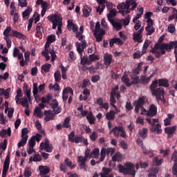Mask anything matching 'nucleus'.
<instances>
[{
  "label": "nucleus",
  "instance_id": "40",
  "mask_svg": "<svg viewBox=\"0 0 177 177\" xmlns=\"http://www.w3.org/2000/svg\"><path fill=\"white\" fill-rule=\"evenodd\" d=\"M114 44H117L118 45H122L123 42L120 38H114L110 40L109 45L112 47Z\"/></svg>",
  "mask_w": 177,
  "mask_h": 177
},
{
  "label": "nucleus",
  "instance_id": "15",
  "mask_svg": "<svg viewBox=\"0 0 177 177\" xmlns=\"http://www.w3.org/2000/svg\"><path fill=\"white\" fill-rule=\"evenodd\" d=\"M143 30L144 28H141L137 32L133 34V39L134 42H138V44L143 42V40L142 39V32H143Z\"/></svg>",
  "mask_w": 177,
  "mask_h": 177
},
{
  "label": "nucleus",
  "instance_id": "62",
  "mask_svg": "<svg viewBox=\"0 0 177 177\" xmlns=\"http://www.w3.org/2000/svg\"><path fill=\"white\" fill-rule=\"evenodd\" d=\"M20 97H23V93L21 92V90H17V95L15 96V101L16 103H19V100H20Z\"/></svg>",
  "mask_w": 177,
  "mask_h": 177
},
{
  "label": "nucleus",
  "instance_id": "31",
  "mask_svg": "<svg viewBox=\"0 0 177 177\" xmlns=\"http://www.w3.org/2000/svg\"><path fill=\"white\" fill-rule=\"evenodd\" d=\"M162 131L161 124H160V123H158L150 128L151 132H156V133H161Z\"/></svg>",
  "mask_w": 177,
  "mask_h": 177
},
{
  "label": "nucleus",
  "instance_id": "51",
  "mask_svg": "<svg viewBox=\"0 0 177 177\" xmlns=\"http://www.w3.org/2000/svg\"><path fill=\"white\" fill-rule=\"evenodd\" d=\"M10 31L12 30V27L10 26H7L6 28V29L4 30L3 34L4 35V38H9V37L10 36V35L9 34V32H10Z\"/></svg>",
  "mask_w": 177,
  "mask_h": 177
},
{
  "label": "nucleus",
  "instance_id": "35",
  "mask_svg": "<svg viewBox=\"0 0 177 177\" xmlns=\"http://www.w3.org/2000/svg\"><path fill=\"white\" fill-rule=\"evenodd\" d=\"M82 10L84 17H89L91 16V13L92 12V8L91 7L84 6Z\"/></svg>",
  "mask_w": 177,
  "mask_h": 177
},
{
  "label": "nucleus",
  "instance_id": "38",
  "mask_svg": "<svg viewBox=\"0 0 177 177\" xmlns=\"http://www.w3.org/2000/svg\"><path fill=\"white\" fill-rule=\"evenodd\" d=\"M84 32V26H80V31L76 32V37L78 38L79 41H82L85 39V36L82 35Z\"/></svg>",
  "mask_w": 177,
  "mask_h": 177
},
{
  "label": "nucleus",
  "instance_id": "48",
  "mask_svg": "<svg viewBox=\"0 0 177 177\" xmlns=\"http://www.w3.org/2000/svg\"><path fill=\"white\" fill-rule=\"evenodd\" d=\"M114 96H115V95L111 94V98H110L111 104L115 108V111H116V113H120V111L118 110V109H117V106L114 104H115V102H116Z\"/></svg>",
  "mask_w": 177,
  "mask_h": 177
},
{
  "label": "nucleus",
  "instance_id": "16",
  "mask_svg": "<svg viewBox=\"0 0 177 177\" xmlns=\"http://www.w3.org/2000/svg\"><path fill=\"white\" fill-rule=\"evenodd\" d=\"M86 159L84 156H78L77 157V163L80 168V169H84V171H86V165L85 164L86 162Z\"/></svg>",
  "mask_w": 177,
  "mask_h": 177
},
{
  "label": "nucleus",
  "instance_id": "49",
  "mask_svg": "<svg viewBox=\"0 0 177 177\" xmlns=\"http://www.w3.org/2000/svg\"><path fill=\"white\" fill-rule=\"evenodd\" d=\"M53 95L51 93L48 94L46 97H41V102L42 103H49L50 100L52 99Z\"/></svg>",
  "mask_w": 177,
  "mask_h": 177
},
{
  "label": "nucleus",
  "instance_id": "59",
  "mask_svg": "<svg viewBox=\"0 0 177 177\" xmlns=\"http://www.w3.org/2000/svg\"><path fill=\"white\" fill-rule=\"evenodd\" d=\"M86 118L89 122V124H95V118L92 113H88L86 115Z\"/></svg>",
  "mask_w": 177,
  "mask_h": 177
},
{
  "label": "nucleus",
  "instance_id": "25",
  "mask_svg": "<svg viewBox=\"0 0 177 177\" xmlns=\"http://www.w3.org/2000/svg\"><path fill=\"white\" fill-rule=\"evenodd\" d=\"M103 173H101L100 175L101 177H113V174L111 173V169L105 168L102 169Z\"/></svg>",
  "mask_w": 177,
  "mask_h": 177
},
{
  "label": "nucleus",
  "instance_id": "45",
  "mask_svg": "<svg viewBox=\"0 0 177 177\" xmlns=\"http://www.w3.org/2000/svg\"><path fill=\"white\" fill-rule=\"evenodd\" d=\"M12 34L10 35L12 37H15L16 38L20 39H24V35L22 34L20 32H18L17 30H12Z\"/></svg>",
  "mask_w": 177,
  "mask_h": 177
},
{
  "label": "nucleus",
  "instance_id": "3",
  "mask_svg": "<svg viewBox=\"0 0 177 177\" xmlns=\"http://www.w3.org/2000/svg\"><path fill=\"white\" fill-rule=\"evenodd\" d=\"M48 20L50 21V23H53V30H56L57 27V35L62 34V27L63 26V23L62 22L63 18H62V15L59 13L50 15L48 17Z\"/></svg>",
  "mask_w": 177,
  "mask_h": 177
},
{
  "label": "nucleus",
  "instance_id": "13",
  "mask_svg": "<svg viewBox=\"0 0 177 177\" xmlns=\"http://www.w3.org/2000/svg\"><path fill=\"white\" fill-rule=\"evenodd\" d=\"M40 150H45L47 153H52L53 151V146L49 143L48 139H46L44 142L40 144Z\"/></svg>",
  "mask_w": 177,
  "mask_h": 177
},
{
  "label": "nucleus",
  "instance_id": "18",
  "mask_svg": "<svg viewBox=\"0 0 177 177\" xmlns=\"http://www.w3.org/2000/svg\"><path fill=\"white\" fill-rule=\"evenodd\" d=\"M113 62L114 60H113V55L111 54L106 53L104 55V64L106 67H109Z\"/></svg>",
  "mask_w": 177,
  "mask_h": 177
},
{
  "label": "nucleus",
  "instance_id": "53",
  "mask_svg": "<svg viewBox=\"0 0 177 177\" xmlns=\"http://www.w3.org/2000/svg\"><path fill=\"white\" fill-rule=\"evenodd\" d=\"M99 153H100L99 149L95 148L92 151V152L91 153V157L92 158H97V157H99Z\"/></svg>",
  "mask_w": 177,
  "mask_h": 177
},
{
  "label": "nucleus",
  "instance_id": "20",
  "mask_svg": "<svg viewBox=\"0 0 177 177\" xmlns=\"http://www.w3.org/2000/svg\"><path fill=\"white\" fill-rule=\"evenodd\" d=\"M50 106L55 114H59V113L62 111L60 107H59V102H57V100H53L50 103Z\"/></svg>",
  "mask_w": 177,
  "mask_h": 177
},
{
  "label": "nucleus",
  "instance_id": "50",
  "mask_svg": "<svg viewBox=\"0 0 177 177\" xmlns=\"http://www.w3.org/2000/svg\"><path fill=\"white\" fill-rule=\"evenodd\" d=\"M32 175V172L31 171V168L26 167L24 169V177H30Z\"/></svg>",
  "mask_w": 177,
  "mask_h": 177
},
{
  "label": "nucleus",
  "instance_id": "10",
  "mask_svg": "<svg viewBox=\"0 0 177 177\" xmlns=\"http://www.w3.org/2000/svg\"><path fill=\"white\" fill-rule=\"evenodd\" d=\"M106 154L107 156H113L114 154L113 148H104L102 147L100 151V162H103L104 158H106Z\"/></svg>",
  "mask_w": 177,
  "mask_h": 177
},
{
  "label": "nucleus",
  "instance_id": "42",
  "mask_svg": "<svg viewBox=\"0 0 177 177\" xmlns=\"http://www.w3.org/2000/svg\"><path fill=\"white\" fill-rule=\"evenodd\" d=\"M115 113H118L117 111H110L109 112H107L106 113V120H114V118H115Z\"/></svg>",
  "mask_w": 177,
  "mask_h": 177
},
{
  "label": "nucleus",
  "instance_id": "46",
  "mask_svg": "<svg viewBox=\"0 0 177 177\" xmlns=\"http://www.w3.org/2000/svg\"><path fill=\"white\" fill-rule=\"evenodd\" d=\"M81 57V61H80V64H82V66H85L86 64H87V66H90L91 64V61H89V58H88V57L84 56V57Z\"/></svg>",
  "mask_w": 177,
  "mask_h": 177
},
{
  "label": "nucleus",
  "instance_id": "9",
  "mask_svg": "<svg viewBox=\"0 0 177 177\" xmlns=\"http://www.w3.org/2000/svg\"><path fill=\"white\" fill-rule=\"evenodd\" d=\"M39 93H45V84H41L38 86V84L33 83L32 84V94L34 97L37 99V95Z\"/></svg>",
  "mask_w": 177,
  "mask_h": 177
},
{
  "label": "nucleus",
  "instance_id": "26",
  "mask_svg": "<svg viewBox=\"0 0 177 177\" xmlns=\"http://www.w3.org/2000/svg\"><path fill=\"white\" fill-rule=\"evenodd\" d=\"M123 159L124 156L120 152H116L112 157V161H114L115 162H121Z\"/></svg>",
  "mask_w": 177,
  "mask_h": 177
},
{
  "label": "nucleus",
  "instance_id": "12",
  "mask_svg": "<svg viewBox=\"0 0 177 177\" xmlns=\"http://www.w3.org/2000/svg\"><path fill=\"white\" fill-rule=\"evenodd\" d=\"M80 41H81V42H76V49L80 57H82V53L85 48H86V41H85V39Z\"/></svg>",
  "mask_w": 177,
  "mask_h": 177
},
{
  "label": "nucleus",
  "instance_id": "17",
  "mask_svg": "<svg viewBox=\"0 0 177 177\" xmlns=\"http://www.w3.org/2000/svg\"><path fill=\"white\" fill-rule=\"evenodd\" d=\"M73 93H74V91L71 88L66 87V88L64 89L62 93L63 100H66L67 99H68L69 96H73Z\"/></svg>",
  "mask_w": 177,
  "mask_h": 177
},
{
  "label": "nucleus",
  "instance_id": "7",
  "mask_svg": "<svg viewBox=\"0 0 177 177\" xmlns=\"http://www.w3.org/2000/svg\"><path fill=\"white\" fill-rule=\"evenodd\" d=\"M97 42H100L103 39V36L106 34L104 29L100 28V22L97 21L95 25V30L94 32Z\"/></svg>",
  "mask_w": 177,
  "mask_h": 177
},
{
  "label": "nucleus",
  "instance_id": "4",
  "mask_svg": "<svg viewBox=\"0 0 177 177\" xmlns=\"http://www.w3.org/2000/svg\"><path fill=\"white\" fill-rule=\"evenodd\" d=\"M158 86V80L153 81L150 86V91L153 96H156L157 100L165 102V99H164V88L162 87L157 88Z\"/></svg>",
  "mask_w": 177,
  "mask_h": 177
},
{
  "label": "nucleus",
  "instance_id": "63",
  "mask_svg": "<svg viewBox=\"0 0 177 177\" xmlns=\"http://www.w3.org/2000/svg\"><path fill=\"white\" fill-rule=\"evenodd\" d=\"M51 66L50 64H46L41 66V70H43L44 73H49Z\"/></svg>",
  "mask_w": 177,
  "mask_h": 177
},
{
  "label": "nucleus",
  "instance_id": "19",
  "mask_svg": "<svg viewBox=\"0 0 177 177\" xmlns=\"http://www.w3.org/2000/svg\"><path fill=\"white\" fill-rule=\"evenodd\" d=\"M112 24L113 28L117 31H120L122 28V24L120 19H113L109 21Z\"/></svg>",
  "mask_w": 177,
  "mask_h": 177
},
{
  "label": "nucleus",
  "instance_id": "33",
  "mask_svg": "<svg viewBox=\"0 0 177 177\" xmlns=\"http://www.w3.org/2000/svg\"><path fill=\"white\" fill-rule=\"evenodd\" d=\"M28 154H32V153H35V151L34 150V146H35V144H34V141H28Z\"/></svg>",
  "mask_w": 177,
  "mask_h": 177
},
{
  "label": "nucleus",
  "instance_id": "58",
  "mask_svg": "<svg viewBox=\"0 0 177 177\" xmlns=\"http://www.w3.org/2000/svg\"><path fill=\"white\" fill-rule=\"evenodd\" d=\"M122 81L127 85V86H131V84L129 82V78H128V75H124L122 77Z\"/></svg>",
  "mask_w": 177,
  "mask_h": 177
},
{
  "label": "nucleus",
  "instance_id": "61",
  "mask_svg": "<svg viewBox=\"0 0 177 177\" xmlns=\"http://www.w3.org/2000/svg\"><path fill=\"white\" fill-rule=\"evenodd\" d=\"M48 88H49L50 91H53V90L54 91H60V86L57 84H49Z\"/></svg>",
  "mask_w": 177,
  "mask_h": 177
},
{
  "label": "nucleus",
  "instance_id": "60",
  "mask_svg": "<svg viewBox=\"0 0 177 177\" xmlns=\"http://www.w3.org/2000/svg\"><path fill=\"white\" fill-rule=\"evenodd\" d=\"M62 128H71V125L70 124V118H66L63 124Z\"/></svg>",
  "mask_w": 177,
  "mask_h": 177
},
{
  "label": "nucleus",
  "instance_id": "2",
  "mask_svg": "<svg viewBox=\"0 0 177 177\" xmlns=\"http://www.w3.org/2000/svg\"><path fill=\"white\" fill-rule=\"evenodd\" d=\"M172 49H174L172 41H170L169 44H156L152 52L155 54L156 57H160L161 55H165V50L171 52Z\"/></svg>",
  "mask_w": 177,
  "mask_h": 177
},
{
  "label": "nucleus",
  "instance_id": "39",
  "mask_svg": "<svg viewBox=\"0 0 177 177\" xmlns=\"http://www.w3.org/2000/svg\"><path fill=\"white\" fill-rule=\"evenodd\" d=\"M175 131H176V126L167 127L165 129V132L167 135H173V133H175Z\"/></svg>",
  "mask_w": 177,
  "mask_h": 177
},
{
  "label": "nucleus",
  "instance_id": "54",
  "mask_svg": "<svg viewBox=\"0 0 177 177\" xmlns=\"http://www.w3.org/2000/svg\"><path fill=\"white\" fill-rule=\"evenodd\" d=\"M59 68H61L62 75L63 80H66L67 79V75H66V73L67 72V68L63 66V65H60Z\"/></svg>",
  "mask_w": 177,
  "mask_h": 177
},
{
  "label": "nucleus",
  "instance_id": "52",
  "mask_svg": "<svg viewBox=\"0 0 177 177\" xmlns=\"http://www.w3.org/2000/svg\"><path fill=\"white\" fill-rule=\"evenodd\" d=\"M24 95L27 96V98L29 100V102H31V88H24Z\"/></svg>",
  "mask_w": 177,
  "mask_h": 177
},
{
  "label": "nucleus",
  "instance_id": "56",
  "mask_svg": "<svg viewBox=\"0 0 177 177\" xmlns=\"http://www.w3.org/2000/svg\"><path fill=\"white\" fill-rule=\"evenodd\" d=\"M153 162L154 164V165H156V167H160V165H161V164H162V159H160L158 158V157H155L153 158Z\"/></svg>",
  "mask_w": 177,
  "mask_h": 177
},
{
  "label": "nucleus",
  "instance_id": "29",
  "mask_svg": "<svg viewBox=\"0 0 177 177\" xmlns=\"http://www.w3.org/2000/svg\"><path fill=\"white\" fill-rule=\"evenodd\" d=\"M67 28L68 30H69V31H71V30H73L74 32L78 30V27L77 26V25L74 24V23H73V21H71V19L68 20Z\"/></svg>",
  "mask_w": 177,
  "mask_h": 177
},
{
  "label": "nucleus",
  "instance_id": "14",
  "mask_svg": "<svg viewBox=\"0 0 177 177\" xmlns=\"http://www.w3.org/2000/svg\"><path fill=\"white\" fill-rule=\"evenodd\" d=\"M146 23L147 26L145 27V30L147 32V35H151L156 31V28L153 26V19H149L146 21Z\"/></svg>",
  "mask_w": 177,
  "mask_h": 177
},
{
  "label": "nucleus",
  "instance_id": "6",
  "mask_svg": "<svg viewBox=\"0 0 177 177\" xmlns=\"http://www.w3.org/2000/svg\"><path fill=\"white\" fill-rule=\"evenodd\" d=\"M141 115L145 117H154V115H157V106L152 104L149 106V110L142 107Z\"/></svg>",
  "mask_w": 177,
  "mask_h": 177
},
{
  "label": "nucleus",
  "instance_id": "28",
  "mask_svg": "<svg viewBox=\"0 0 177 177\" xmlns=\"http://www.w3.org/2000/svg\"><path fill=\"white\" fill-rule=\"evenodd\" d=\"M39 175L48 174L50 172V169L48 166H39Z\"/></svg>",
  "mask_w": 177,
  "mask_h": 177
},
{
  "label": "nucleus",
  "instance_id": "37",
  "mask_svg": "<svg viewBox=\"0 0 177 177\" xmlns=\"http://www.w3.org/2000/svg\"><path fill=\"white\" fill-rule=\"evenodd\" d=\"M121 127H115V128H113L112 130L110 131V133H113L115 138H118L122 131Z\"/></svg>",
  "mask_w": 177,
  "mask_h": 177
},
{
  "label": "nucleus",
  "instance_id": "1",
  "mask_svg": "<svg viewBox=\"0 0 177 177\" xmlns=\"http://www.w3.org/2000/svg\"><path fill=\"white\" fill-rule=\"evenodd\" d=\"M56 39V37L53 35H50L48 37L47 42L45 44V50L41 52V55L44 56L46 58V60L48 62V60H50L51 56V62H55L56 60V53L55 52V50L53 48H49V46L52 42H55Z\"/></svg>",
  "mask_w": 177,
  "mask_h": 177
},
{
  "label": "nucleus",
  "instance_id": "11",
  "mask_svg": "<svg viewBox=\"0 0 177 177\" xmlns=\"http://www.w3.org/2000/svg\"><path fill=\"white\" fill-rule=\"evenodd\" d=\"M119 12L121 13V15H122V16H127V15H128V13H130V9L128 7V4L126 2H122L120 4L118 5L117 6Z\"/></svg>",
  "mask_w": 177,
  "mask_h": 177
},
{
  "label": "nucleus",
  "instance_id": "23",
  "mask_svg": "<svg viewBox=\"0 0 177 177\" xmlns=\"http://www.w3.org/2000/svg\"><path fill=\"white\" fill-rule=\"evenodd\" d=\"M19 102H17V104H21L23 107H26V109H28L30 107V104H28V98L26 96H24L23 98L19 100Z\"/></svg>",
  "mask_w": 177,
  "mask_h": 177
},
{
  "label": "nucleus",
  "instance_id": "34",
  "mask_svg": "<svg viewBox=\"0 0 177 177\" xmlns=\"http://www.w3.org/2000/svg\"><path fill=\"white\" fill-rule=\"evenodd\" d=\"M10 127H8L7 129H2L0 131V136H1L2 138H8V136H10Z\"/></svg>",
  "mask_w": 177,
  "mask_h": 177
},
{
  "label": "nucleus",
  "instance_id": "41",
  "mask_svg": "<svg viewBox=\"0 0 177 177\" xmlns=\"http://www.w3.org/2000/svg\"><path fill=\"white\" fill-rule=\"evenodd\" d=\"M41 155H39V153H35L33 158L30 157L29 158V162H32V161H34L35 162H38L41 161Z\"/></svg>",
  "mask_w": 177,
  "mask_h": 177
},
{
  "label": "nucleus",
  "instance_id": "44",
  "mask_svg": "<svg viewBox=\"0 0 177 177\" xmlns=\"http://www.w3.org/2000/svg\"><path fill=\"white\" fill-rule=\"evenodd\" d=\"M41 7V17H44L45 16V13H46V9H48V3L46 1L40 3Z\"/></svg>",
  "mask_w": 177,
  "mask_h": 177
},
{
  "label": "nucleus",
  "instance_id": "43",
  "mask_svg": "<svg viewBox=\"0 0 177 177\" xmlns=\"http://www.w3.org/2000/svg\"><path fill=\"white\" fill-rule=\"evenodd\" d=\"M156 81H158L159 86H165V88H168L169 86V84H168V80L165 79H160Z\"/></svg>",
  "mask_w": 177,
  "mask_h": 177
},
{
  "label": "nucleus",
  "instance_id": "27",
  "mask_svg": "<svg viewBox=\"0 0 177 177\" xmlns=\"http://www.w3.org/2000/svg\"><path fill=\"white\" fill-rule=\"evenodd\" d=\"M126 2L127 3L129 9H130V12L131 10L136 9V6H138V3H136V0H126Z\"/></svg>",
  "mask_w": 177,
  "mask_h": 177
},
{
  "label": "nucleus",
  "instance_id": "21",
  "mask_svg": "<svg viewBox=\"0 0 177 177\" xmlns=\"http://www.w3.org/2000/svg\"><path fill=\"white\" fill-rule=\"evenodd\" d=\"M10 162V156H9V155H8L6 158V160H5V162L3 164V167L2 174H3V175H6L8 170L9 169Z\"/></svg>",
  "mask_w": 177,
  "mask_h": 177
},
{
  "label": "nucleus",
  "instance_id": "47",
  "mask_svg": "<svg viewBox=\"0 0 177 177\" xmlns=\"http://www.w3.org/2000/svg\"><path fill=\"white\" fill-rule=\"evenodd\" d=\"M32 12V8H28L22 12L23 19H28L30 17V13Z\"/></svg>",
  "mask_w": 177,
  "mask_h": 177
},
{
  "label": "nucleus",
  "instance_id": "8",
  "mask_svg": "<svg viewBox=\"0 0 177 177\" xmlns=\"http://www.w3.org/2000/svg\"><path fill=\"white\" fill-rule=\"evenodd\" d=\"M147 103V98L145 96L140 97L138 100H136L133 102V105L135 106V112L139 113V110L144 107V104Z\"/></svg>",
  "mask_w": 177,
  "mask_h": 177
},
{
  "label": "nucleus",
  "instance_id": "36",
  "mask_svg": "<svg viewBox=\"0 0 177 177\" xmlns=\"http://www.w3.org/2000/svg\"><path fill=\"white\" fill-rule=\"evenodd\" d=\"M10 93V88H7L6 90L0 88V96L2 95L6 99H9V93Z\"/></svg>",
  "mask_w": 177,
  "mask_h": 177
},
{
  "label": "nucleus",
  "instance_id": "57",
  "mask_svg": "<svg viewBox=\"0 0 177 177\" xmlns=\"http://www.w3.org/2000/svg\"><path fill=\"white\" fill-rule=\"evenodd\" d=\"M34 114L35 115H36V117H38L39 118H42V111H41V109H39V107H36L34 109Z\"/></svg>",
  "mask_w": 177,
  "mask_h": 177
},
{
  "label": "nucleus",
  "instance_id": "22",
  "mask_svg": "<svg viewBox=\"0 0 177 177\" xmlns=\"http://www.w3.org/2000/svg\"><path fill=\"white\" fill-rule=\"evenodd\" d=\"M10 16H12V20L14 24H17L19 23V19H20V15H19V11H10Z\"/></svg>",
  "mask_w": 177,
  "mask_h": 177
},
{
  "label": "nucleus",
  "instance_id": "24",
  "mask_svg": "<svg viewBox=\"0 0 177 177\" xmlns=\"http://www.w3.org/2000/svg\"><path fill=\"white\" fill-rule=\"evenodd\" d=\"M44 117L45 121L48 122V121H50V120H55V113L52 112V111H46L44 112Z\"/></svg>",
  "mask_w": 177,
  "mask_h": 177
},
{
  "label": "nucleus",
  "instance_id": "32",
  "mask_svg": "<svg viewBox=\"0 0 177 177\" xmlns=\"http://www.w3.org/2000/svg\"><path fill=\"white\" fill-rule=\"evenodd\" d=\"M147 132L148 130L146 127H143L142 129H140L138 131L139 138H142V139L147 138Z\"/></svg>",
  "mask_w": 177,
  "mask_h": 177
},
{
  "label": "nucleus",
  "instance_id": "64",
  "mask_svg": "<svg viewBox=\"0 0 177 177\" xmlns=\"http://www.w3.org/2000/svg\"><path fill=\"white\" fill-rule=\"evenodd\" d=\"M174 19H177V10L176 8L173 9V15L169 17V21L174 20Z\"/></svg>",
  "mask_w": 177,
  "mask_h": 177
},
{
  "label": "nucleus",
  "instance_id": "55",
  "mask_svg": "<svg viewBox=\"0 0 177 177\" xmlns=\"http://www.w3.org/2000/svg\"><path fill=\"white\" fill-rule=\"evenodd\" d=\"M42 138V136L41 135H39V134H36L35 136L32 137L29 141H32L34 142V145H35V140L36 142H39V140H41Z\"/></svg>",
  "mask_w": 177,
  "mask_h": 177
},
{
  "label": "nucleus",
  "instance_id": "5",
  "mask_svg": "<svg viewBox=\"0 0 177 177\" xmlns=\"http://www.w3.org/2000/svg\"><path fill=\"white\" fill-rule=\"evenodd\" d=\"M119 171L121 174L124 175H131V176L135 177L136 175V171H135V165L131 162H127L124 165H118Z\"/></svg>",
  "mask_w": 177,
  "mask_h": 177
},
{
  "label": "nucleus",
  "instance_id": "30",
  "mask_svg": "<svg viewBox=\"0 0 177 177\" xmlns=\"http://www.w3.org/2000/svg\"><path fill=\"white\" fill-rule=\"evenodd\" d=\"M117 16V9L112 8L111 10H109V13L107 15V19L109 21H112L113 17H115Z\"/></svg>",
  "mask_w": 177,
  "mask_h": 177
}]
</instances>
